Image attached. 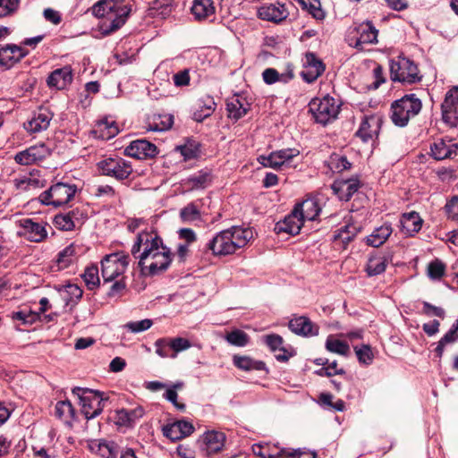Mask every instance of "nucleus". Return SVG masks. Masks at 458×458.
<instances>
[{"label": "nucleus", "instance_id": "nucleus-1", "mask_svg": "<svg viewBox=\"0 0 458 458\" xmlns=\"http://www.w3.org/2000/svg\"><path fill=\"white\" fill-rule=\"evenodd\" d=\"M253 238L251 228L232 226L217 233L206 247L215 256H226L244 247Z\"/></svg>", "mask_w": 458, "mask_h": 458}, {"label": "nucleus", "instance_id": "nucleus-2", "mask_svg": "<svg viewBox=\"0 0 458 458\" xmlns=\"http://www.w3.org/2000/svg\"><path fill=\"white\" fill-rule=\"evenodd\" d=\"M131 9L125 0H100L93 5L95 16L103 18L104 34H110L120 29L126 21Z\"/></svg>", "mask_w": 458, "mask_h": 458}, {"label": "nucleus", "instance_id": "nucleus-3", "mask_svg": "<svg viewBox=\"0 0 458 458\" xmlns=\"http://www.w3.org/2000/svg\"><path fill=\"white\" fill-rule=\"evenodd\" d=\"M165 247L163 240L153 233L141 232L137 235L131 253L135 259H138L140 272L146 271L149 263L157 259V256L165 250Z\"/></svg>", "mask_w": 458, "mask_h": 458}, {"label": "nucleus", "instance_id": "nucleus-4", "mask_svg": "<svg viewBox=\"0 0 458 458\" xmlns=\"http://www.w3.org/2000/svg\"><path fill=\"white\" fill-rule=\"evenodd\" d=\"M77 191L78 188L73 183L56 182L38 197L30 198V203L38 202L47 206L60 207L70 202Z\"/></svg>", "mask_w": 458, "mask_h": 458}, {"label": "nucleus", "instance_id": "nucleus-5", "mask_svg": "<svg viewBox=\"0 0 458 458\" xmlns=\"http://www.w3.org/2000/svg\"><path fill=\"white\" fill-rule=\"evenodd\" d=\"M72 392L80 400L81 411L87 420L98 417L104 409L105 402L107 401L99 391L74 387Z\"/></svg>", "mask_w": 458, "mask_h": 458}, {"label": "nucleus", "instance_id": "nucleus-6", "mask_svg": "<svg viewBox=\"0 0 458 458\" xmlns=\"http://www.w3.org/2000/svg\"><path fill=\"white\" fill-rule=\"evenodd\" d=\"M309 111L317 123L327 125L336 119L340 111V105L334 98L327 95L322 98H315L311 99L309 103Z\"/></svg>", "mask_w": 458, "mask_h": 458}, {"label": "nucleus", "instance_id": "nucleus-7", "mask_svg": "<svg viewBox=\"0 0 458 458\" xmlns=\"http://www.w3.org/2000/svg\"><path fill=\"white\" fill-rule=\"evenodd\" d=\"M390 77L394 81L413 84L421 81L416 64L404 56L390 61Z\"/></svg>", "mask_w": 458, "mask_h": 458}, {"label": "nucleus", "instance_id": "nucleus-8", "mask_svg": "<svg viewBox=\"0 0 458 458\" xmlns=\"http://www.w3.org/2000/svg\"><path fill=\"white\" fill-rule=\"evenodd\" d=\"M130 257L123 252L106 255L101 260V273L105 282H112L122 276L128 265Z\"/></svg>", "mask_w": 458, "mask_h": 458}, {"label": "nucleus", "instance_id": "nucleus-9", "mask_svg": "<svg viewBox=\"0 0 458 458\" xmlns=\"http://www.w3.org/2000/svg\"><path fill=\"white\" fill-rule=\"evenodd\" d=\"M98 166L102 174L118 181L129 178L132 173L131 162L122 157L105 158L98 163Z\"/></svg>", "mask_w": 458, "mask_h": 458}, {"label": "nucleus", "instance_id": "nucleus-10", "mask_svg": "<svg viewBox=\"0 0 458 458\" xmlns=\"http://www.w3.org/2000/svg\"><path fill=\"white\" fill-rule=\"evenodd\" d=\"M442 121L450 128L458 125V86L450 89L441 105Z\"/></svg>", "mask_w": 458, "mask_h": 458}, {"label": "nucleus", "instance_id": "nucleus-11", "mask_svg": "<svg viewBox=\"0 0 458 458\" xmlns=\"http://www.w3.org/2000/svg\"><path fill=\"white\" fill-rule=\"evenodd\" d=\"M299 154L300 151L297 148H283L273 151L267 156H260L258 160L264 167L278 170Z\"/></svg>", "mask_w": 458, "mask_h": 458}, {"label": "nucleus", "instance_id": "nucleus-12", "mask_svg": "<svg viewBox=\"0 0 458 458\" xmlns=\"http://www.w3.org/2000/svg\"><path fill=\"white\" fill-rule=\"evenodd\" d=\"M124 154L142 160L156 157L158 154V150L155 144L147 140H136L125 148Z\"/></svg>", "mask_w": 458, "mask_h": 458}, {"label": "nucleus", "instance_id": "nucleus-13", "mask_svg": "<svg viewBox=\"0 0 458 458\" xmlns=\"http://www.w3.org/2000/svg\"><path fill=\"white\" fill-rule=\"evenodd\" d=\"M325 71L323 62L318 59L315 54L307 53L303 61V69L301 72V76L304 81L312 83L315 81Z\"/></svg>", "mask_w": 458, "mask_h": 458}, {"label": "nucleus", "instance_id": "nucleus-14", "mask_svg": "<svg viewBox=\"0 0 458 458\" xmlns=\"http://www.w3.org/2000/svg\"><path fill=\"white\" fill-rule=\"evenodd\" d=\"M288 327L293 334L304 337L318 335L319 332V327L306 316H293Z\"/></svg>", "mask_w": 458, "mask_h": 458}, {"label": "nucleus", "instance_id": "nucleus-15", "mask_svg": "<svg viewBox=\"0 0 458 458\" xmlns=\"http://www.w3.org/2000/svg\"><path fill=\"white\" fill-rule=\"evenodd\" d=\"M73 74L70 65L54 70L47 79V84L50 89L64 90L72 82Z\"/></svg>", "mask_w": 458, "mask_h": 458}, {"label": "nucleus", "instance_id": "nucleus-16", "mask_svg": "<svg viewBox=\"0 0 458 458\" xmlns=\"http://www.w3.org/2000/svg\"><path fill=\"white\" fill-rule=\"evenodd\" d=\"M84 218L83 211L80 208H74L67 213L55 216L54 224L59 230L71 231L73 230L76 225L82 224Z\"/></svg>", "mask_w": 458, "mask_h": 458}, {"label": "nucleus", "instance_id": "nucleus-17", "mask_svg": "<svg viewBox=\"0 0 458 458\" xmlns=\"http://www.w3.org/2000/svg\"><path fill=\"white\" fill-rule=\"evenodd\" d=\"M89 450L102 458H117L120 454L119 446L114 441L105 439H91L88 441Z\"/></svg>", "mask_w": 458, "mask_h": 458}, {"label": "nucleus", "instance_id": "nucleus-18", "mask_svg": "<svg viewBox=\"0 0 458 458\" xmlns=\"http://www.w3.org/2000/svg\"><path fill=\"white\" fill-rule=\"evenodd\" d=\"M302 225L303 220L299 216V210L293 208L284 219L276 224L275 232L276 233H285L290 235H296L300 233Z\"/></svg>", "mask_w": 458, "mask_h": 458}, {"label": "nucleus", "instance_id": "nucleus-19", "mask_svg": "<svg viewBox=\"0 0 458 458\" xmlns=\"http://www.w3.org/2000/svg\"><path fill=\"white\" fill-rule=\"evenodd\" d=\"M430 150L436 160L454 158L458 153V144L451 140L438 139L431 145Z\"/></svg>", "mask_w": 458, "mask_h": 458}, {"label": "nucleus", "instance_id": "nucleus-20", "mask_svg": "<svg viewBox=\"0 0 458 458\" xmlns=\"http://www.w3.org/2000/svg\"><path fill=\"white\" fill-rule=\"evenodd\" d=\"M382 120L378 115L364 116L356 135L360 138L364 142L372 140L374 136L377 135Z\"/></svg>", "mask_w": 458, "mask_h": 458}, {"label": "nucleus", "instance_id": "nucleus-21", "mask_svg": "<svg viewBox=\"0 0 458 458\" xmlns=\"http://www.w3.org/2000/svg\"><path fill=\"white\" fill-rule=\"evenodd\" d=\"M360 187V181L357 178L347 180H336L331 188L335 194L344 201H348Z\"/></svg>", "mask_w": 458, "mask_h": 458}, {"label": "nucleus", "instance_id": "nucleus-22", "mask_svg": "<svg viewBox=\"0 0 458 458\" xmlns=\"http://www.w3.org/2000/svg\"><path fill=\"white\" fill-rule=\"evenodd\" d=\"M258 15L265 21L280 22L287 18L289 12L284 4L276 3L261 6L258 10Z\"/></svg>", "mask_w": 458, "mask_h": 458}, {"label": "nucleus", "instance_id": "nucleus-23", "mask_svg": "<svg viewBox=\"0 0 458 458\" xmlns=\"http://www.w3.org/2000/svg\"><path fill=\"white\" fill-rule=\"evenodd\" d=\"M213 175L208 169H202L182 181V185L189 191L203 190L211 185Z\"/></svg>", "mask_w": 458, "mask_h": 458}, {"label": "nucleus", "instance_id": "nucleus-24", "mask_svg": "<svg viewBox=\"0 0 458 458\" xmlns=\"http://www.w3.org/2000/svg\"><path fill=\"white\" fill-rule=\"evenodd\" d=\"M392 260L390 253H372L368 258L365 271L369 276L381 275L386 271L387 264Z\"/></svg>", "mask_w": 458, "mask_h": 458}, {"label": "nucleus", "instance_id": "nucleus-25", "mask_svg": "<svg viewBox=\"0 0 458 458\" xmlns=\"http://www.w3.org/2000/svg\"><path fill=\"white\" fill-rule=\"evenodd\" d=\"M377 30L370 21L360 24L357 28L354 47L363 49L365 45L376 43L377 41Z\"/></svg>", "mask_w": 458, "mask_h": 458}, {"label": "nucleus", "instance_id": "nucleus-26", "mask_svg": "<svg viewBox=\"0 0 458 458\" xmlns=\"http://www.w3.org/2000/svg\"><path fill=\"white\" fill-rule=\"evenodd\" d=\"M294 209L299 210V216L303 221H315L321 212V206L317 198L309 197L301 203L297 204Z\"/></svg>", "mask_w": 458, "mask_h": 458}, {"label": "nucleus", "instance_id": "nucleus-27", "mask_svg": "<svg viewBox=\"0 0 458 458\" xmlns=\"http://www.w3.org/2000/svg\"><path fill=\"white\" fill-rule=\"evenodd\" d=\"M26 54L27 52L17 45L0 46V64L11 67L24 57Z\"/></svg>", "mask_w": 458, "mask_h": 458}, {"label": "nucleus", "instance_id": "nucleus-28", "mask_svg": "<svg viewBox=\"0 0 458 458\" xmlns=\"http://www.w3.org/2000/svg\"><path fill=\"white\" fill-rule=\"evenodd\" d=\"M194 430L193 426L186 420H178L163 428L164 435L173 441L190 436Z\"/></svg>", "mask_w": 458, "mask_h": 458}, {"label": "nucleus", "instance_id": "nucleus-29", "mask_svg": "<svg viewBox=\"0 0 458 458\" xmlns=\"http://www.w3.org/2000/svg\"><path fill=\"white\" fill-rule=\"evenodd\" d=\"M225 439V433L221 431H207L203 435V449L208 454H216L223 449Z\"/></svg>", "mask_w": 458, "mask_h": 458}, {"label": "nucleus", "instance_id": "nucleus-30", "mask_svg": "<svg viewBox=\"0 0 458 458\" xmlns=\"http://www.w3.org/2000/svg\"><path fill=\"white\" fill-rule=\"evenodd\" d=\"M172 262V253L170 250L165 246L157 256V259L153 260L147 267L146 271H142L141 274L144 276H155L165 271Z\"/></svg>", "mask_w": 458, "mask_h": 458}, {"label": "nucleus", "instance_id": "nucleus-31", "mask_svg": "<svg viewBox=\"0 0 458 458\" xmlns=\"http://www.w3.org/2000/svg\"><path fill=\"white\" fill-rule=\"evenodd\" d=\"M393 233L391 224L385 223L375 228L372 233L365 237L364 242L367 245L373 248H378L383 245Z\"/></svg>", "mask_w": 458, "mask_h": 458}, {"label": "nucleus", "instance_id": "nucleus-32", "mask_svg": "<svg viewBox=\"0 0 458 458\" xmlns=\"http://www.w3.org/2000/svg\"><path fill=\"white\" fill-rule=\"evenodd\" d=\"M263 340L272 352H279V353L276 354V359L278 361H287L293 356V352H288L284 347V340L281 335L270 334L263 336Z\"/></svg>", "mask_w": 458, "mask_h": 458}, {"label": "nucleus", "instance_id": "nucleus-33", "mask_svg": "<svg viewBox=\"0 0 458 458\" xmlns=\"http://www.w3.org/2000/svg\"><path fill=\"white\" fill-rule=\"evenodd\" d=\"M174 123V116L169 114H154L148 117L146 128L149 131H165Z\"/></svg>", "mask_w": 458, "mask_h": 458}, {"label": "nucleus", "instance_id": "nucleus-34", "mask_svg": "<svg viewBox=\"0 0 458 458\" xmlns=\"http://www.w3.org/2000/svg\"><path fill=\"white\" fill-rule=\"evenodd\" d=\"M422 219L417 212L405 213L400 220L402 231L407 236L417 233L422 226Z\"/></svg>", "mask_w": 458, "mask_h": 458}, {"label": "nucleus", "instance_id": "nucleus-35", "mask_svg": "<svg viewBox=\"0 0 458 458\" xmlns=\"http://www.w3.org/2000/svg\"><path fill=\"white\" fill-rule=\"evenodd\" d=\"M191 13L197 21H204L215 14L212 0H193Z\"/></svg>", "mask_w": 458, "mask_h": 458}, {"label": "nucleus", "instance_id": "nucleus-36", "mask_svg": "<svg viewBox=\"0 0 458 458\" xmlns=\"http://www.w3.org/2000/svg\"><path fill=\"white\" fill-rule=\"evenodd\" d=\"M51 112L46 107H39L30 118V132H39L48 128L52 120Z\"/></svg>", "mask_w": 458, "mask_h": 458}, {"label": "nucleus", "instance_id": "nucleus-37", "mask_svg": "<svg viewBox=\"0 0 458 458\" xmlns=\"http://www.w3.org/2000/svg\"><path fill=\"white\" fill-rule=\"evenodd\" d=\"M143 415L144 409L141 406L133 409H121L116 411L115 420L120 426L129 427L142 418Z\"/></svg>", "mask_w": 458, "mask_h": 458}, {"label": "nucleus", "instance_id": "nucleus-38", "mask_svg": "<svg viewBox=\"0 0 458 458\" xmlns=\"http://www.w3.org/2000/svg\"><path fill=\"white\" fill-rule=\"evenodd\" d=\"M81 247L74 243L70 244L59 252L57 256V265L59 269H65L72 264L81 255Z\"/></svg>", "mask_w": 458, "mask_h": 458}, {"label": "nucleus", "instance_id": "nucleus-39", "mask_svg": "<svg viewBox=\"0 0 458 458\" xmlns=\"http://www.w3.org/2000/svg\"><path fill=\"white\" fill-rule=\"evenodd\" d=\"M226 109L230 118L238 120L247 114L250 109V104L246 99L239 96H235L228 100Z\"/></svg>", "mask_w": 458, "mask_h": 458}, {"label": "nucleus", "instance_id": "nucleus-40", "mask_svg": "<svg viewBox=\"0 0 458 458\" xmlns=\"http://www.w3.org/2000/svg\"><path fill=\"white\" fill-rule=\"evenodd\" d=\"M396 101L399 105H401L403 110H404L406 116H408L409 119L417 115L422 107L420 99L412 93L407 94Z\"/></svg>", "mask_w": 458, "mask_h": 458}, {"label": "nucleus", "instance_id": "nucleus-41", "mask_svg": "<svg viewBox=\"0 0 458 458\" xmlns=\"http://www.w3.org/2000/svg\"><path fill=\"white\" fill-rule=\"evenodd\" d=\"M172 11V0H155L148 9V15L153 18L166 19Z\"/></svg>", "mask_w": 458, "mask_h": 458}, {"label": "nucleus", "instance_id": "nucleus-42", "mask_svg": "<svg viewBox=\"0 0 458 458\" xmlns=\"http://www.w3.org/2000/svg\"><path fill=\"white\" fill-rule=\"evenodd\" d=\"M458 341V319L452 325L450 329L444 335V336L438 341L435 352L437 357L441 358L445 347L447 344H451Z\"/></svg>", "mask_w": 458, "mask_h": 458}, {"label": "nucleus", "instance_id": "nucleus-43", "mask_svg": "<svg viewBox=\"0 0 458 458\" xmlns=\"http://www.w3.org/2000/svg\"><path fill=\"white\" fill-rule=\"evenodd\" d=\"M174 150L179 152L184 160H191L197 158L200 153V144L194 140L188 139L184 144L178 145L175 147Z\"/></svg>", "mask_w": 458, "mask_h": 458}, {"label": "nucleus", "instance_id": "nucleus-44", "mask_svg": "<svg viewBox=\"0 0 458 458\" xmlns=\"http://www.w3.org/2000/svg\"><path fill=\"white\" fill-rule=\"evenodd\" d=\"M262 78L266 84L271 85L277 81L287 83L293 78V72L288 71L279 73L275 68H267L262 72Z\"/></svg>", "mask_w": 458, "mask_h": 458}, {"label": "nucleus", "instance_id": "nucleus-45", "mask_svg": "<svg viewBox=\"0 0 458 458\" xmlns=\"http://www.w3.org/2000/svg\"><path fill=\"white\" fill-rule=\"evenodd\" d=\"M233 361L235 367L245 371L263 370L266 369V364L263 361L252 360L248 356L234 355Z\"/></svg>", "mask_w": 458, "mask_h": 458}, {"label": "nucleus", "instance_id": "nucleus-46", "mask_svg": "<svg viewBox=\"0 0 458 458\" xmlns=\"http://www.w3.org/2000/svg\"><path fill=\"white\" fill-rule=\"evenodd\" d=\"M325 347L328 352L342 356H348L350 352L349 344L346 342L336 338L333 335L327 336Z\"/></svg>", "mask_w": 458, "mask_h": 458}, {"label": "nucleus", "instance_id": "nucleus-47", "mask_svg": "<svg viewBox=\"0 0 458 458\" xmlns=\"http://www.w3.org/2000/svg\"><path fill=\"white\" fill-rule=\"evenodd\" d=\"M98 131L99 138L103 140H109L116 136L119 132V130L115 122L105 119L98 122V128L95 131V133H98Z\"/></svg>", "mask_w": 458, "mask_h": 458}, {"label": "nucleus", "instance_id": "nucleus-48", "mask_svg": "<svg viewBox=\"0 0 458 458\" xmlns=\"http://www.w3.org/2000/svg\"><path fill=\"white\" fill-rule=\"evenodd\" d=\"M351 166L352 164L349 162L345 156L334 153L329 157L328 167L334 173H341L350 169Z\"/></svg>", "mask_w": 458, "mask_h": 458}, {"label": "nucleus", "instance_id": "nucleus-49", "mask_svg": "<svg viewBox=\"0 0 458 458\" xmlns=\"http://www.w3.org/2000/svg\"><path fill=\"white\" fill-rule=\"evenodd\" d=\"M82 278L89 290L98 288L100 284L98 266L92 265L88 267L82 275Z\"/></svg>", "mask_w": 458, "mask_h": 458}, {"label": "nucleus", "instance_id": "nucleus-50", "mask_svg": "<svg viewBox=\"0 0 458 458\" xmlns=\"http://www.w3.org/2000/svg\"><path fill=\"white\" fill-rule=\"evenodd\" d=\"M359 229L353 225H346L339 228L335 233V240H339L347 245L357 235Z\"/></svg>", "mask_w": 458, "mask_h": 458}, {"label": "nucleus", "instance_id": "nucleus-51", "mask_svg": "<svg viewBox=\"0 0 458 458\" xmlns=\"http://www.w3.org/2000/svg\"><path fill=\"white\" fill-rule=\"evenodd\" d=\"M225 339L231 345L244 347L248 344L250 337L244 331L241 329H233L226 334Z\"/></svg>", "mask_w": 458, "mask_h": 458}, {"label": "nucleus", "instance_id": "nucleus-52", "mask_svg": "<svg viewBox=\"0 0 458 458\" xmlns=\"http://www.w3.org/2000/svg\"><path fill=\"white\" fill-rule=\"evenodd\" d=\"M277 446L268 444H255L252 445L253 454L260 458H276L279 454Z\"/></svg>", "mask_w": 458, "mask_h": 458}, {"label": "nucleus", "instance_id": "nucleus-53", "mask_svg": "<svg viewBox=\"0 0 458 458\" xmlns=\"http://www.w3.org/2000/svg\"><path fill=\"white\" fill-rule=\"evenodd\" d=\"M391 119L392 122L399 127H404L408 124L409 117L406 116L404 110H403L401 105L395 100L391 106Z\"/></svg>", "mask_w": 458, "mask_h": 458}, {"label": "nucleus", "instance_id": "nucleus-54", "mask_svg": "<svg viewBox=\"0 0 458 458\" xmlns=\"http://www.w3.org/2000/svg\"><path fill=\"white\" fill-rule=\"evenodd\" d=\"M55 412L59 419L68 420L73 418L74 409L70 401H60L55 404Z\"/></svg>", "mask_w": 458, "mask_h": 458}, {"label": "nucleus", "instance_id": "nucleus-55", "mask_svg": "<svg viewBox=\"0 0 458 458\" xmlns=\"http://www.w3.org/2000/svg\"><path fill=\"white\" fill-rule=\"evenodd\" d=\"M354 352L360 363L363 365H370L374 360V354L370 345L362 344L361 346H355Z\"/></svg>", "mask_w": 458, "mask_h": 458}, {"label": "nucleus", "instance_id": "nucleus-56", "mask_svg": "<svg viewBox=\"0 0 458 458\" xmlns=\"http://www.w3.org/2000/svg\"><path fill=\"white\" fill-rule=\"evenodd\" d=\"M299 2L316 20H323L325 18V13L320 8V3L318 0H309L308 3L304 0H299Z\"/></svg>", "mask_w": 458, "mask_h": 458}, {"label": "nucleus", "instance_id": "nucleus-57", "mask_svg": "<svg viewBox=\"0 0 458 458\" xmlns=\"http://www.w3.org/2000/svg\"><path fill=\"white\" fill-rule=\"evenodd\" d=\"M47 236L46 225L30 220V242H40Z\"/></svg>", "mask_w": 458, "mask_h": 458}, {"label": "nucleus", "instance_id": "nucleus-58", "mask_svg": "<svg viewBox=\"0 0 458 458\" xmlns=\"http://www.w3.org/2000/svg\"><path fill=\"white\" fill-rule=\"evenodd\" d=\"M180 216L184 222H192L200 218V213L198 208L191 203L181 209Z\"/></svg>", "mask_w": 458, "mask_h": 458}, {"label": "nucleus", "instance_id": "nucleus-59", "mask_svg": "<svg viewBox=\"0 0 458 458\" xmlns=\"http://www.w3.org/2000/svg\"><path fill=\"white\" fill-rule=\"evenodd\" d=\"M156 353L161 358H175V353H171L172 349L169 345L168 339L161 338L157 339L155 343Z\"/></svg>", "mask_w": 458, "mask_h": 458}, {"label": "nucleus", "instance_id": "nucleus-60", "mask_svg": "<svg viewBox=\"0 0 458 458\" xmlns=\"http://www.w3.org/2000/svg\"><path fill=\"white\" fill-rule=\"evenodd\" d=\"M445 269V264L442 261L436 259L429 263L428 275L431 279L438 280L444 276Z\"/></svg>", "mask_w": 458, "mask_h": 458}, {"label": "nucleus", "instance_id": "nucleus-61", "mask_svg": "<svg viewBox=\"0 0 458 458\" xmlns=\"http://www.w3.org/2000/svg\"><path fill=\"white\" fill-rule=\"evenodd\" d=\"M153 322L151 319L145 318L140 321H131L124 325V327L132 333L144 332L151 327Z\"/></svg>", "mask_w": 458, "mask_h": 458}, {"label": "nucleus", "instance_id": "nucleus-62", "mask_svg": "<svg viewBox=\"0 0 458 458\" xmlns=\"http://www.w3.org/2000/svg\"><path fill=\"white\" fill-rule=\"evenodd\" d=\"M20 0H0V18L12 15L17 9Z\"/></svg>", "mask_w": 458, "mask_h": 458}, {"label": "nucleus", "instance_id": "nucleus-63", "mask_svg": "<svg viewBox=\"0 0 458 458\" xmlns=\"http://www.w3.org/2000/svg\"><path fill=\"white\" fill-rule=\"evenodd\" d=\"M48 155V148L44 143L30 145V162L40 161Z\"/></svg>", "mask_w": 458, "mask_h": 458}, {"label": "nucleus", "instance_id": "nucleus-64", "mask_svg": "<svg viewBox=\"0 0 458 458\" xmlns=\"http://www.w3.org/2000/svg\"><path fill=\"white\" fill-rule=\"evenodd\" d=\"M447 217L458 221V196L452 197L445 206Z\"/></svg>", "mask_w": 458, "mask_h": 458}]
</instances>
